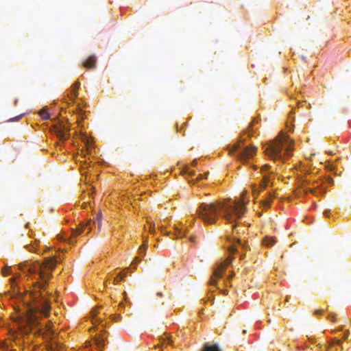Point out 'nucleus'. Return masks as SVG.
Here are the masks:
<instances>
[{
    "mask_svg": "<svg viewBox=\"0 0 351 351\" xmlns=\"http://www.w3.org/2000/svg\"><path fill=\"white\" fill-rule=\"evenodd\" d=\"M26 298L25 309L19 322L23 332L27 333L33 330L46 339L53 338L54 332L47 325H41L38 322L39 315L47 316L49 313L48 300L40 291H34Z\"/></svg>",
    "mask_w": 351,
    "mask_h": 351,
    "instance_id": "f257e3e1",
    "label": "nucleus"
},
{
    "mask_svg": "<svg viewBox=\"0 0 351 351\" xmlns=\"http://www.w3.org/2000/svg\"><path fill=\"white\" fill-rule=\"evenodd\" d=\"M245 194L246 191H243L241 198L237 201L202 203L197 210V213L205 223L214 224L217 219L218 211L221 210L224 219L232 223L241 218L245 212Z\"/></svg>",
    "mask_w": 351,
    "mask_h": 351,
    "instance_id": "f03ea898",
    "label": "nucleus"
},
{
    "mask_svg": "<svg viewBox=\"0 0 351 351\" xmlns=\"http://www.w3.org/2000/svg\"><path fill=\"white\" fill-rule=\"evenodd\" d=\"M56 264V257H47L43 262L24 261L19 265V269L27 275L32 276V279L36 280L34 282L35 288L45 290Z\"/></svg>",
    "mask_w": 351,
    "mask_h": 351,
    "instance_id": "7ed1b4c3",
    "label": "nucleus"
},
{
    "mask_svg": "<svg viewBox=\"0 0 351 351\" xmlns=\"http://www.w3.org/2000/svg\"><path fill=\"white\" fill-rule=\"evenodd\" d=\"M265 153L273 160H283L291 155L293 141L286 134L281 132L274 140L264 146Z\"/></svg>",
    "mask_w": 351,
    "mask_h": 351,
    "instance_id": "20e7f679",
    "label": "nucleus"
},
{
    "mask_svg": "<svg viewBox=\"0 0 351 351\" xmlns=\"http://www.w3.org/2000/svg\"><path fill=\"white\" fill-rule=\"evenodd\" d=\"M244 139L241 137L239 141L234 144L229 151L230 154H235V157L242 162L252 158L256 153V147L254 146H246L244 145Z\"/></svg>",
    "mask_w": 351,
    "mask_h": 351,
    "instance_id": "39448f33",
    "label": "nucleus"
},
{
    "mask_svg": "<svg viewBox=\"0 0 351 351\" xmlns=\"http://www.w3.org/2000/svg\"><path fill=\"white\" fill-rule=\"evenodd\" d=\"M96 223H97L99 228H100L101 225V219L100 215H97L96 221H92L91 220H90L86 223H80L79 227L73 229L72 235L73 237H77L82 234L86 228H88V231H90L92 224H95Z\"/></svg>",
    "mask_w": 351,
    "mask_h": 351,
    "instance_id": "423d86ee",
    "label": "nucleus"
},
{
    "mask_svg": "<svg viewBox=\"0 0 351 351\" xmlns=\"http://www.w3.org/2000/svg\"><path fill=\"white\" fill-rule=\"evenodd\" d=\"M231 262V260H228L225 263L219 264L217 267L214 270L213 275L210 278L209 284L210 285H216L217 280L220 278L222 276L223 271L226 269V266Z\"/></svg>",
    "mask_w": 351,
    "mask_h": 351,
    "instance_id": "0eeeda50",
    "label": "nucleus"
},
{
    "mask_svg": "<svg viewBox=\"0 0 351 351\" xmlns=\"http://www.w3.org/2000/svg\"><path fill=\"white\" fill-rule=\"evenodd\" d=\"M69 128L64 124L58 123L54 126V132L60 140H66L69 137Z\"/></svg>",
    "mask_w": 351,
    "mask_h": 351,
    "instance_id": "6e6552de",
    "label": "nucleus"
},
{
    "mask_svg": "<svg viewBox=\"0 0 351 351\" xmlns=\"http://www.w3.org/2000/svg\"><path fill=\"white\" fill-rule=\"evenodd\" d=\"M96 62V57L95 56H90L86 60L83 61L82 65L86 69H92L95 68Z\"/></svg>",
    "mask_w": 351,
    "mask_h": 351,
    "instance_id": "1a4fd4ad",
    "label": "nucleus"
},
{
    "mask_svg": "<svg viewBox=\"0 0 351 351\" xmlns=\"http://www.w3.org/2000/svg\"><path fill=\"white\" fill-rule=\"evenodd\" d=\"M106 340V337L104 333H101L98 336L95 337L94 339V341L97 345V347L99 349H102L104 348Z\"/></svg>",
    "mask_w": 351,
    "mask_h": 351,
    "instance_id": "9d476101",
    "label": "nucleus"
},
{
    "mask_svg": "<svg viewBox=\"0 0 351 351\" xmlns=\"http://www.w3.org/2000/svg\"><path fill=\"white\" fill-rule=\"evenodd\" d=\"M228 240L232 243V245L230 247V251L232 253L237 251V249L235 247V243H237L241 246H244L241 240L239 238H237V237H228Z\"/></svg>",
    "mask_w": 351,
    "mask_h": 351,
    "instance_id": "9b49d317",
    "label": "nucleus"
},
{
    "mask_svg": "<svg viewBox=\"0 0 351 351\" xmlns=\"http://www.w3.org/2000/svg\"><path fill=\"white\" fill-rule=\"evenodd\" d=\"M201 351H223L217 344H209L206 343L204 345Z\"/></svg>",
    "mask_w": 351,
    "mask_h": 351,
    "instance_id": "f8f14e48",
    "label": "nucleus"
},
{
    "mask_svg": "<svg viewBox=\"0 0 351 351\" xmlns=\"http://www.w3.org/2000/svg\"><path fill=\"white\" fill-rule=\"evenodd\" d=\"M263 244L267 247H271L276 244V240L274 237H265L263 239Z\"/></svg>",
    "mask_w": 351,
    "mask_h": 351,
    "instance_id": "ddd939ff",
    "label": "nucleus"
},
{
    "mask_svg": "<svg viewBox=\"0 0 351 351\" xmlns=\"http://www.w3.org/2000/svg\"><path fill=\"white\" fill-rule=\"evenodd\" d=\"M272 199H273V196L271 194H269L267 199L261 201V204H262L263 206L264 207V208H267L270 206V204H271Z\"/></svg>",
    "mask_w": 351,
    "mask_h": 351,
    "instance_id": "4468645a",
    "label": "nucleus"
},
{
    "mask_svg": "<svg viewBox=\"0 0 351 351\" xmlns=\"http://www.w3.org/2000/svg\"><path fill=\"white\" fill-rule=\"evenodd\" d=\"M77 95H78V93H77V90H76V88H73V87H71L70 93L69 95V99L73 102L75 97H77Z\"/></svg>",
    "mask_w": 351,
    "mask_h": 351,
    "instance_id": "2eb2a0df",
    "label": "nucleus"
},
{
    "mask_svg": "<svg viewBox=\"0 0 351 351\" xmlns=\"http://www.w3.org/2000/svg\"><path fill=\"white\" fill-rule=\"evenodd\" d=\"M269 182V177L266 175H264L263 176V180L260 184V187L261 189H265L266 188V186H267V183Z\"/></svg>",
    "mask_w": 351,
    "mask_h": 351,
    "instance_id": "dca6fc26",
    "label": "nucleus"
},
{
    "mask_svg": "<svg viewBox=\"0 0 351 351\" xmlns=\"http://www.w3.org/2000/svg\"><path fill=\"white\" fill-rule=\"evenodd\" d=\"M40 116L44 120H47V119H49V117H50L49 114L46 111L45 109H42L40 111Z\"/></svg>",
    "mask_w": 351,
    "mask_h": 351,
    "instance_id": "f3484780",
    "label": "nucleus"
},
{
    "mask_svg": "<svg viewBox=\"0 0 351 351\" xmlns=\"http://www.w3.org/2000/svg\"><path fill=\"white\" fill-rule=\"evenodd\" d=\"M10 269L9 267L8 268H5V269H2V273L4 276H8L10 274Z\"/></svg>",
    "mask_w": 351,
    "mask_h": 351,
    "instance_id": "a211bd4d",
    "label": "nucleus"
},
{
    "mask_svg": "<svg viewBox=\"0 0 351 351\" xmlns=\"http://www.w3.org/2000/svg\"><path fill=\"white\" fill-rule=\"evenodd\" d=\"M176 230L178 232V233L175 234L176 235V237H182L184 235V233H182V230H178V228L176 229Z\"/></svg>",
    "mask_w": 351,
    "mask_h": 351,
    "instance_id": "6ab92c4d",
    "label": "nucleus"
},
{
    "mask_svg": "<svg viewBox=\"0 0 351 351\" xmlns=\"http://www.w3.org/2000/svg\"><path fill=\"white\" fill-rule=\"evenodd\" d=\"M270 168V166L268 165H265L263 166H262L261 167V172H265L267 171Z\"/></svg>",
    "mask_w": 351,
    "mask_h": 351,
    "instance_id": "aec40b11",
    "label": "nucleus"
},
{
    "mask_svg": "<svg viewBox=\"0 0 351 351\" xmlns=\"http://www.w3.org/2000/svg\"><path fill=\"white\" fill-rule=\"evenodd\" d=\"M147 249V245H145V243H144L140 248H139V252L140 253H145V250Z\"/></svg>",
    "mask_w": 351,
    "mask_h": 351,
    "instance_id": "412c9836",
    "label": "nucleus"
},
{
    "mask_svg": "<svg viewBox=\"0 0 351 351\" xmlns=\"http://www.w3.org/2000/svg\"><path fill=\"white\" fill-rule=\"evenodd\" d=\"M123 278V276L119 274L115 278H114V282H119V281L121 280V279Z\"/></svg>",
    "mask_w": 351,
    "mask_h": 351,
    "instance_id": "4be33fe9",
    "label": "nucleus"
},
{
    "mask_svg": "<svg viewBox=\"0 0 351 351\" xmlns=\"http://www.w3.org/2000/svg\"><path fill=\"white\" fill-rule=\"evenodd\" d=\"M80 86V83L79 82H75L71 87H73V88H76V90H77Z\"/></svg>",
    "mask_w": 351,
    "mask_h": 351,
    "instance_id": "5701e85b",
    "label": "nucleus"
},
{
    "mask_svg": "<svg viewBox=\"0 0 351 351\" xmlns=\"http://www.w3.org/2000/svg\"><path fill=\"white\" fill-rule=\"evenodd\" d=\"M27 250L30 252H36V248L34 245L32 246H27Z\"/></svg>",
    "mask_w": 351,
    "mask_h": 351,
    "instance_id": "b1692460",
    "label": "nucleus"
},
{
    "mask_svg": "<svg viewBox=\"0 0 351 351\" xmlns=\"http://www.w3.org/2000/svg\"><path fill=\"white\" fill-rule=\"evenodd\" d=\"M328 319L331 321V322H335V314H332V313H330L328 316Z\"/></svg>",
    "mask_w": 351,
    "mask_h": 351,
    "instance_id": "393cba45",
    "label": "nucleus"
},
{
    "mask_svg": "<svg viewBox=\"0 0 351 351\" xmlns=\"http://www.w3.org/2000/svg\"><path fill=\"white\" fill-rule=\"evenodd\" d=\"M259 193V191L256 188L255 186H253V194L256 195Z\"/></svg>",
    "mask_w": 351,
    "mask_h": 351,
    "instance_id": "a878e982",
    "label": "nucleus"
},
{
    "mask_svg": "<svg viewBox=\"0 0 351 351\" xmlns=\"http://www.w3.org/2000/svg\"><path fill=\"white\" fill-rule=\"evenodd\" d=\"M48 351H58L56 348H53V346H50L49 348H48Z\"/></svg>",
    "mask_w": 351,
    "mask_h": 351,
    "instance_id": "bb28decb",
    "label": "nucleus"
},
{
    "mask_svg": "<svg viewBox=\"0 0 351 351\" xmlns=\"http://www.w3.org/2000/svg\"><path fill=\"white\" fill-rule=\"evenodd\" d=\"M23 114H21L19 116H17V117H15L13 119H10L9 121H17L19 120L21 117H22Z\"/></svg>",
    "mask_w": 351,
    "mask_h": 351,
    "instance_id": "cd10ccee",
    "label": "nucleus"
},
{
    "mask_svg": "<svg viewBox=\"0 0 351 351\" xmlns=\"http://www.w3.org/2000/svg\"><path fill=\"white\" fill-rule=\"evenodd\" d=\"M138 262H140V260L137 257H136L134 258V260L133 261L132 264H136V263H137Z\"/></svg>",
    "mask_w": 351,
    "mask_h": 351,
    "instance_id": "c85d7f7f",
    "label": "nucleus"
},
{
    "mask_svg": "<svg viewBox=\"0 0 351 351\" xmlns=\"http://www.w3.org/2000/svg\"><path fill=\"white\" fill-rule=\"evenodd\" d=\"M335 343H336L337 345L340 346V345L342 343V341H341V340L336 339V340H335Z\"/></svg>",
    "mask_w": 351,
    "mask_h": 351,
    "instance_id": "c756f323",
    "label": "nucleus"
},
{
    "mask_svg": "<svg viewBox=\"0 0 351 351\" xmlns=\"http://www.w3.org/2000/svg\"><path fill=\"white\" fill-rule=\"evenodd\" d=\"M322 312V310H317V311H315V313H316V314H319V313H321Z\"/></svg>",
    "mask_w": 351,
    "mask_h": 351,
    "instance_id": "7c9ffc66",
    "label": "nucleus"
},
{
    "mask_svg": "<svg viewBox=\"0 0 351 351\" xmlns=\"http://www.w3.org/2000/svg\"><path fill=\"white\" fill-rule=\"evenodd\" d=\"M196 163H197V160H194L193 161V165H195Z\"/></svg>",
    "mask_w": 351,
    "mask_h": 351,
    "instance_id": "2f4dec72",
    "label": "nucleus"
},
{
    "mask_svg": "<svg viewBox=\"0 0 351 351\" xmlns=\"http://www.w3.org/2000/svg\"><path fill=\"white\" fill-rule=\"evenodd\" d=\"M232 229L234 230V231H235V230H236V229H237V226H232Z\"/></svg>",
    "mask_w": 351,
    "mask_h": 351,
    "instance_id": "473e14b6",
    "label": "nucleus"
},
{
    "mask_svg": "<svg viewBox=\"0 0 351 351\" xmlns=\"http://www.w3.org/2000/svg\"><path fill=\"white\" fill-rule=\"evenodd\" d=\"M310 192L312 193H315V191L313 190H310Z\"/></svg>",
    "mask_w": 351,
    "mask_h": 351,
    "instance_id": "72a5a7b5",
    "label": "nucleus"
},
{
    "mask_svg": "<svg viewBox=\"0 0 351 351\" xmlns=\"http://www.w3.org/2000/svg\"><path fill=\"white\" fill-rule=\"evenodd\" d=\"M347 338H348V335H346L344 336V339H347Z\"/></svg>",
    "mask_w": 351,
    "mask_h": 351,
    "instance_id": "f704fd0d",
    "label": "nucleus"
},
{
    "mask_svg": "<svg viewBox=\"0 0 351 351\" xmlns=\"http://www.w3.org/2000/svg\"><path fill=\"white\" fill-rule=\"evenodd\" d=\"M327 213H328L327 211H325V212H324V215H325L326 216H327Z\"/></svg>",
    "mask_w": 351,
    "mask_h": 351,
    "instance_id": "c9c22d12",
    "label": "nucleus"
},
{
    "mask_svg": "<svg viewBox=\"0 0 351 351\" xmlns=\"http://www.w3.org/2000/svg\"><path fill=\"white\" fill-rule=\"evenodd\" d=\"M207 176H208V173L206 174L204 178H206Z\"/></svg>",
    "mask_w": 351,
    "mask_h": 351,
    "instance_id": "e433bc0d",
    "label": "nucleus"
}]
</instances>
